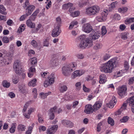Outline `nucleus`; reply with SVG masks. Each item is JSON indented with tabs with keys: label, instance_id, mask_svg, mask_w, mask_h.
<instances>
[{
	"label": "nucleus",
	"instance_id": "473e14b6",
	"mask_svg": "<svg viewBox=\"0 0 134 134\" xmlns=\"http://www.w3.org/2000/svg\"><path fill=\"white\" fill-rule=\"evenodd\" d=\"M73 5V4L71 3H68L67 4H65L63 5V9L64 10H66L70 7H72Z\"/></svg>",
	"mask_w": 134,
	"mask_h": 134
},
{
	"label": "nucleus",
	"instance_id": "79ce46f5",
	"mask_svg": "<svg viewBox=\"0 0 134 134\" xmlns=\"http://www.w3.org/2000/svg\"><path fill=\"white\" fill-rule=\"evenodd\" d=\"M15 47L13 44H11L9 46V49L10 51H11L13 52L10 54L9 55V56H12L13 55V53L15 50Z\"/></svg>",
	"mask_w": 134,
	"mask_h": 134
},
{
	"label": "nucleus",
	"instance_id": "412c9836",
	"mask_svg": "<svg viewBox=\"0 0 134 134\" xmlns=\"http://www.w3.org/2000/svg\"><path fill=\"white\" fill-rule=\"evenodd\" d=\"M26 87L24 84L20 85L19 87V90L20 92L24 94L26 92Z\"/></svg>",
	"mask_w": 134,
	"mask_h": 134
},
{
	"label": "nucleus",
	"instance_id": "c9c22d12",
	"mask_svg": "<svg viewBox=\"0 0 134 134\" xmlns=\"http://www.w3.org/2000/svg\"><path fill=\"white\" fill-rule=\"evenodd\" d=\"M77 22L75 20L72 21L69 25V29L70 30L72 29L75 25H76L78 24Z\"/></svg>",
	"mask_w": 134,
	"mask_h": 134
},
{
	"label": "nucleus",
	"instance_id": "20e7f679",
	"mask_svg": "<svg viewBox=\"0 0 134 134\" xmlns=\"http://www.w3.org/2000/svg\"><path fill=\"white\" fill-rule=\"evenodd\" d=\"M100 8L98 6L95 5L90 7L86 9V13L90 15H92L98 13Z\"/></svg>",
	"mask_w": 134,
	"mask_h": 134
},
{
	"label": "nucleus",
	"instance_id": "f3484780",
	"mask_svg": "<svg viewBox=\"0 0 134 134\" xmlns=\"http://www.w3.org/2000/svg\"><path fill=\"white\" fill-rule=\"evenodd\" d=\"M35 7L33 5H30L26 9V13L28 15H30L32 11L34 9Z\"/></svg>",
	"mask_w": 134,
	"mask_h": 134
},
{
	"label": "nucleus",
	"instance_id": "f257e3e1",
	"mask_svg": "<svg viewBox=\"0 0 134 134\" xmlns=\"http://www.w3.org/2000/svg\"><path fill=\"white\" fill-rule=\"evenodd\" d=\"M77 65V63L76 62H71L65 65L62 68V74L65 76H69L71 72L76 69Z\"/></svg>",
	"mask_w": 134,
	"mask_h": 134
},
{
	"label": "nucleus",
	"instance_id": "4468645a",
	"mask_svg": "<svg viewBox=\"0 0 134 134\" xmlns=\"http://www.w3.org/2000/svg\"><path fill=\"white\" fill-rule=\"evenodd\" d=\"M100 36V34L99 32H93L90 34V36L92 39L95 40L98 38Z\"/></svg>",
	"mask_w": 134,
	"mask_h": 134
},
{
	"label": "nucleus",
	"instance_id": "69168bd1",
	"mask_svg": "<svg viewBox=\"0 0 134 134\" xmlns=\"http://www.w3.org/2000/svg\"><path fill=\"white\" fill-rule=\"evenodd\" d=\"M68 123H66L65 126H66L67 127H72L73 125V123L69 121H68Z\"/></svg>",
	"mask_w": 134,
	"mask_h": 134
},
{
	"label": "nucleus",
	"instance_id": "423d86ee",
	"mask_svg": "<svg viewBox=\"0 0 134 134\" xmlns=\"http://www.w3.org/2000/svg\"><path fill=\"white\" fill-rule=\"evenodd\" d=\"M13 68L17 74L20 75L22 73L23 70L19 60H16L15 61L13 65Z\"/></svg>",
	"mask_w": 134,
	"mask_h": 134
},
{
	"label": "nucleus",
	"instance_id": "a211bd4d",
	"mask_svg": "<svg viewBox=\"0 0 134 134\" xmlns=\"http://www.w3.org/2000/svg\"><path fill=\"white\" fill-rule=\"evenodd\" d=\"M35 72V69L33 66H31L29 69L28 72V75L29 77H32Z\"/></svg>",
	"mask_w": 134,
	"mask_h": 134
},
{
	"label": "nucleus",
	"instance_id": "13d9d810",
	"mask_svg": "<svg viewBox=\"0 0 134 134\" xmlns=\"http://www.w3.org/2000/svg\"><path fill=\"white\" fill-rule=\"evenodd\" d=\"M46 3H48L47 4L46 6V8L47 9H48L50 7L51 4V2L50 0H47Z\"/></svg>",
	"mask_w": 134,
	"mask_h": 134
},
{
	"label": "nucleus",
	"instance_id": "0e129e2a",
	"mask_svg": "<svg viewBox=\"0 0 134 134\" xmlns=\"http://www.w3.org/2000/svg\"><path fill=\"white\" fill-rule=\"evenodd\" d=\"M134 83V77H132L129 80V84L131 85Z\"/></svg>",
	"mask_w": 134,
	"mask_h": 134
},
{
	"label": "nucleus",
	"instance_id": "7c9ffc66",
	"mask_svg": "<svg viewBox=\"0 0 134 134\" xmlns=\"http://www.w3.org/2000/svg\"><path fill=\"white\" fill-rule=\"evenodd\" d=\"M37 80L36 79H34L30 81L28 83V85L29 86L34 87L36 85Z\"/></svg>",
	"mask_w": 134,
	"mask_h": 134
},
{
	"label": "nucleus",
	"instance_id": "39448f33",
	"mask_svg": "<svg viewBox=\"0 0 134 134\" xmlns=\"http://www.w3.org/2000/svg\"><path fill=\"white\" fill-rule=\"evenodd\" d=\"M55 77L54 73H52L47 79L45 80L44 83V86L45 87L53 84L54 82Z\"/></svg>",
	"mask_w": 134,
	"mask_h": 134
},
{
	"label": "nucleus",
	"instance_id": "6ab92c4d",
	"mask_svg": "<svg viewBox=\"0 0 134 134\" xmlns=\"http://www.w3.org/2000/svg\"><path fill=\"white\" fill-rule=\"evenodd\" d=\"M9 64V60L8 59L4 58H2L0 59V66H3L7 64Z\"/></svg>",
	"mask_w": 134,
	"mask_h": 134
},
{
	"label": "nucleus",
	"instance_id": "a878e982",
	"mask_svg": "<svg viewBox=\"0 0 134 134\" xmlns=\"http://www.w3.org/2000/svg\"><path fill=\"white\" fill-rule=\"evenodd\" d=\"M34 108H30L28 110L27 114L26 113H24V115L26 118L29 119L30 118V115L32 112L34 111Z\"/></svg>",
	"mask_w": 134,
	"mask_h": 134
},
{
	"label": "nucleus",
	"instance_id": "603ef678",
	"mask_svg": "<svg viewBox=\"0 0 134 134\" xmlns=\"http://www.w3.org/2000/svg\"><path fill=\"white\" fill-rule=\"evenodd\" d=\"M25 29V28L24 26V25H21L18 29V32L19 33H20L23 31Z\"/></svg>",
	"mask_w": 134,
	"mask_h": 134
},
{
	"label": "nucleus",
	"instance_id": "aec40b11",
	"mask_svg": "<svg viewBox=\"0 0 134 134\" xmlns=\"http://www.w3.org/2000/svg\"><path fill=\"white\" fill-rule=\"evenodd\" d=\"M93 109L92 106L91 105H86L85 107V112L87 114H89L92 112Z\"/></svg>",
	"mask_w": 134,
	"mask_h": 134
},
{
	"label": "nucleus",
	"instance_id": "1a4fd4ad",
	"mask_svg": "<svg viewBox=\"0 0 134 134\" xmlns=\"http://www.w3.org/2000/svg\"><path fill=\"white\" fill-rule=\"evenodd\" d=\"M85 72V70H77L74 71L72 73L71 76V78L73 79L77 77L80 76Z\"/></svg>",
	"mask_w": 134,
	"mask_h": 134
},
{
	"label": "nucleus",
	"instance_id": "4be33fe9",
	"mask_svg": "<svg viewBox=\"0 0 134 134\" xmlns=\"http://www.w3.org/2000/svg\"><path fill=\"white\" fill-rule=\"evenodd\" d=\"M100 80L99 82L100 83H105L106 81L107 78L104 74H102L99 76Z\"/></svg>",
	"mask_w": 134,
	"mask_h": 134
},
{
	"label": "nucleus",
	"instance_id": "b1692460",
	"mask_svg": "<svg viewBox=\"0 0 134 134\" xmlns=\"http://www.w3.org/2000/svg\"><path fill=\"white\" fill-rule=\"evenodd\" d=\"M109 60L112 63V65H113L114 66V65H115L116 66L120 62L119 59L116 58L111 59Z\"/></svg>",
	"mask_w": 134,
	"mask_h": 134
},
{
	"label": "nucleus",
	"instance_id": "8fccbe9b",
	"mask_svg": "<svg viewBox=\"0 0 134 134\" xmlns=\"http://www.w3.org/2000/svg\"><path fill=\"white\" fill-rule=\"evenodd\" d=\"M110 57V55L108 53H105L103 55V60H106L109 59Z\"/></svg>",
	"mask_w": 134,
	"mask_h": 134
},
{
	"label": "nucleus",
	"instance_id": "c85d7f7f",
	"mask_svg": "<svg viewBox=\"0 0 134 134\" xmlns=\"http://www.w3.org/2000/svg\"><path fill=\"white\" fill-rule=\"evenodd\" d=\"M110 17L113 19L118 20H120L121 19L120 16L119 14H112L111 15Z\"/></svg>",
	"mask_w": 134,
	"mask_h": 134
},
{
	"label": "nucleus",
	"instance_id": "2eb2a0df",
	"mask_svg": "<svg viewBox=\"0 0 134 134\" xmlns=\"http://www.w3.org/2000/svg\"><path fill=\"white\" fill-rule=\"evenodd\" d=\"M75 8L72 7L70 8L69 9V11L71 13V15L73 17H75L78 16L80 14V12L79 11H76L73 12H72V11L75 9Z\"/></svg>",
	"mask_w": 134,
	"mask_h": 134
},
{
	"label": "nucleus",
	"instance_id": "e2e57ef3",
	"mask_svg": "<svg viewBox=\"0 0 134 134\" xmlns=\"http://www.w3.org/2000/svg\"><path fill=\"white\" fill-rule=\"evenodd\" d=\"M29 15L27 14V13H26L25 14H24L21 16L19 19V20L20 21H22L24 20Z\"/></svg>",
	"mask_w": 134,
	"mask_h": 134
},
{
	"label": "nucleus",
	"instance_id": "a18cd8bd",
	"mask_svg": "<svg viewBox=\"0 0 134 134\" xmlns=\"http://www.w3.org/2000/svg\"><path fill=\"white\" fill-rule=\"evenodd\" d=\"M128 34L129 33L127 32L122 33L121 35V38L124 40H126Z\"/></svg>",
	"mask_w": 134,
	"mask_h": 134
},
{
	"label": "nucleus",
	"instance_id": "f03ea898",
	"mask_svg": "<svg viewBox=\"0 0 134 134\" xmlns=\"http://www.w3.org/2000/svg\"><path fill=\"white\" fill-rule=\"evenodd\" d=\"M77 40L81 41L80 43L78 45V46L80 48H89L93 45L92 41L88 38H86L85 35L79 36L77 38Z\"/></svg>",
	"mask_w": 134,
	"mask_h": 134
},
{
	"label": "nucleus",
	"instance_id": "de8ad7c7",
	"mask_svg": "<svg viewBox=\"0 0 134 134\" xmlns=\"http://www.w3.org/2000/svg\"><path fill=\"white\" fill-rule=\"evenodd\" d=\"M101 35L102 36L105 35L107 33V30L106 27L105 26H103L102 27V29Z\"/></svg>",
	"mask_w": 134,
	"mask_h": 134
},
{
	"label": "nucleus",
	"instance_id": "774afa93",
	"mask_svg": "<svg viewBox=\"0 0 134 134\" xmlns=\"http://www.w3.org/2000/svg\"><path fill=\"white\" fill-rule=\"evenodd\" d=\"M126 28V26L124 24L120 25L119 27L120 29L122 31L125 30Z\"/></svg>",
	"mask_w": 134,
	"mask_h": 134
},
{
	"label": "nucleus",
	"instance_id": "a19ab883",
	"mask_svg": "<svg viewBox=\"0 0 134 134\" xmlns=\"http://www.w3.org/2000/svg\"><path fill=\"white\" fill-rule=\"evenodd\" d=\"M49 74L48 72L46 71L42 72V78L46 79V80L49 77Z\"/></svg>",
	"mask_w": 134,
	"mask_h": 134
},
{
	"label": "nucleus",
	"instance_id": "5fc2aeb1",
	"mask_svg": "<svg viewBox=\"0 0 134 134\" xmlns=\"http://www.w3.org/2000/svg\"><path fill=\"white\" fill-rule=\"evenodd\" d=\"M31 44L34 48H36L38 46L37 43L35 40H32L31 41Z\"/></svg>",
	"mask_w": 134,
	"mask_h": 134
},
{
	"label": "nucleus",
	"instance_id": "9d476101",
	"mask_svg": "<svg viewBox=\"0 0 134 134\" xmlns=\"http://www.w3.org/2000/svg\"><path fill=\"white\" fill-rule=\"evenodd\" d=\"M82 30L85 32L89 33L92 30V27L90 24L86 23L83 25Z\"/></svg>",
	"mask_w": 134,
	"mask_h": 134
},
{
	"label": "nucleus",
	"instance_id": "bb28decb",
	"mask_svg": "<svg viewBox=\"0 0 134 134\" xmlns=\"http://www.w3.org/2000/svg\"><path fill=\"white\" fill-rule=\"evenodd\" d=\"M26 24L28 27L31 28H34L35 26V24L32 22L30 19L27 20Z\"/></svg>",
	"mask_w": 134,
	"mask_h": 134
},
{
	"label": "nucleus",
	"instance_id": "680f3d73",
	"mask_svg": "<svg viewBox=\"0 0 134 134\" xmlns=\"http://www.w3.org/2000/svg\"><path fill=\"white\" fill-rule=\"evenodd\" d=\"M83 90L84 92H88L90 91V89L88 88L85 85H83Z\"/></svg>",
	"mask_w": 134,
	"mask_h": 134
},
{
	"label": "nucleus",
	"instance_id": "4c0bfd02",
	"mask_svg": "<svg viewBox=\"0 0 134 134\" xmlns=\"http://www.w3.org/2000/svg\"><path fill=\"white\" fill-rule=\"evenodd\" d=\"M6 10V9L2 5H0V13L4 14L5 15L7 12L5 11Z\"/></svg>",
	"mask_w": 134,
	"mask_h": 134
},
{
	"label": "nucleus",
	"instance_id": "338daca9",
	"mask_svg": "<svg viewBox=\"0 0 134 134\" xmlns=\"http://www.w3.org/2000/svg\"><path fill=\"white\" fill-rule=\"evenodd\" d=\"M127 105V104L126 103H124L122 105V106L120 109V110H122H122L126 109Z\"/></svg>",
	"mask_w": 134,
	"mask_h": 134
},
{
	"label": "nucleus",
	"instance_id": "ea45409f",
	"mask_svg": "<svg viewBox=\"0 0 134 134\" xmlns=\"http://www.w3.org/2000/svg\"><path fill=\"white\" fill-rule=\"evenodd\" d=\"M76 89L77 91H79L81 88V83L80 82H77L75 84Z\"/></svg>",
	"mask_w": 134,
	"mask_h": 134
},
{
	"label": "nucleus",
	"instance_id": "09e8293b",
	"mask_svg": "<svg viewBox=\"0 0 134 134\" xmlns=\"http://www.w3.org/2000/svg\"><path fill=\"white\" fill-rule=\"evenodd\" d=\"M108 122L109 124H110L111 126H113L114 125V120L109 117L108 118Z\"/></svg>",
	"mask_w": 134,
	"mask_h": 134
},
{
	"label": "nucleus",
	"instance_id": "c03bdc74",
	"mask_svg": "<svg viewBox=\"0 0 134 134\" xmlns=\"http://www.w3.org/2000/svg\"><path fill=\"white\" fill-rule=\"evenodd\" d=\"M2 84L3 87L6 88H8L10 85V83L8 82L6 80H4L2 82Z\"/></svg>",
	"mask_w": 134,
	"mask_h": 134
},
{
	"label": "nucleus",
	"instance_id": "5701e85b",
	"mask_svg": "<svg viewBox=\"0 0 134 134\" xmlns=\"http://www.w3.org/2000/svg\"><path fill=\"white\" fill-rule=\"evenodd\" d=\"M118 2L115 1L111 3L109 8V10L110 11H111L115 8Z\"/></svg>",
	"mask_w": 134,
	"mask_h": 134
},
{
	"label": "nucleus",
	"instance_id": "e433bc0d",
	"mask_svg": "<svg viewBox=\"0 0 134 134\" xmlns=\"http://www.w3.org/2000/svg\"><path fill=\"white\" fill-rule=\"evenodd\" d=\"M67 89L68 88L65 85L61 86L59 89V91L62 93H63L66 91Z\"/></svg>",
	"mask_w": 134,
	"mask_h": 134
},
{
	"label": "nucleus",
	"instance_id": "c756f323",
	"mask_svg": "<svg viewBox=\"0 0 134 134\" xmlns=\"http://www.w3.org/2000/svg\"><path fill=\"white\" fill-rule=\"evenodd\" d=\"M16 124L15 123H13L11 125V127L9 130V132L11 133H14L15 131L16 128Z\"/></svg>",
	"mask_w": 134,
	"mask_h": 134
},
{
	"label": "nucleus",
	"instance_id": "6e6d98bb",
	"mask_svg": "<svg viewBox=\"0 0 134 134\" xmlns=\"http://www.w3.org/2000/svg\"><path fill=\"white\" fill-rule=\"evenodd\" d=\"M3 42L6 43H8L9 42V38L6 36H4L2 39Z\"/></svg>",
	"mask_w": 134,
	"mask_h": 134
},
{
	"label": "nucleus",
	"instance_id": "f8f14e48",
	"mask_svg": "<svg viewBox=\"0 0 134 134\" xmlns=\"http://www.w3.org/2000/svg\"><path fill=\"white\" fill-rule=\"evenodd\" d=\"M56 111L57 107H54L50 109L49 113L48 114L50 119L53 120L54 119L55 117L54 114L57 113Z\"/></svg>",
	"mask_w": 134,
	"mask_h": 134
},
{
	"label": "nucleus",
	"instance_id": "6e6552de",
	"mask_svg": "<svg viewBox=\"0 0 134 134\" xmlns=\"http://www.w3.org/2000/svg\"><path fill=\"white\" fill-rule=\"evenodd\" d=\"M61 32L60 27L56 26H54V29L52 31L51 35L53 37H56L59 36Z\"/></svg>",
	"mask_w": 134,
	"mask_h": 134
},
{
	"label": "nucleus",
	"instance_id": "49530a36",
	"mask_svg": "<svg viewBox=\"0 0 134 134\" xmlns=\"http://www.w3.org/2000/svg\"><path fill=\"white\" fill-rule=\"evenodd\" d=\"M13 83L14 84H17L19 82V79L18 77L16 76H13L12 79Z\"/></svg>",
	"mask_w": 134,
	"mask_h": 134
},
{
	"label": "nucleus",
	"instance_id": "cd10ccee",
	"mask_svg": "<svg viewBox=\"0 0 134 134\" xmlns=\"http://www.w3.org/2000/svg\"><path fill=\"white\" fill-rule=\"evenodd\" d=\"M127 10V8L125 7L120 8L118 9V12L121 13H124L126 12Z\"/></svg>",
	"mask_w": 134,
	"mask_h": 134
},
{
	"label": "nucleus",
	"instance_id": "3c124183",
	"mask_svg": "<svg viewBox=\"0 0 134 134\" xmlns=\"http://www.w3.org/2000/svg\"><path fill=\"white\" fill-rule=\"evenodd\" d=\"M58 127V126L57 125H55L53 126L50 129H49V130H50L51 131H52L55 132L57 130Z\"/></svg>",
	"mask_w": 134,
	"mask_h": 134
},
{
	"label": "nucleus",
	"instance_id": "0eeeda50",
	"mask_svg": "<svg viewBox=\"0 0 134 134\" xmlns=\"http://www.w3.org/2000/svg\"><path fill=\"white\" fill-rule=\"evenodd\" d=\"M108 12V10H104L101 13L100 15L96 17V20L99 22H102L105 21L107 19Z\"/></svg>",
	"mask_w": 134,
	"mask_h": 134
},
{
	"label": "nucleus",
	"instance_id": "58836bf2",
	"mask_svg": "<svg viewBox=\"0 0 134 134\" xmlns=\"http://www.w3.org/2000/svg\"><path fill=\"white\" fill-rule=\"evenodd\" d=\"M25 129L26 126L23 125H19L18 127V129L19 131H24Z\"/></svg>",
	"mask_w": 134,
	"mask_h": 134
},
{
	"label": "nucleus",
	"instance_id": "bf43d9fd",
	"mask_svg": "<svg viewBox=\"0 0 134 134\" xmlns=\"http://www.w3.org/2000/svg\"><path fill=\"white\" fill-rule=\"evenodd\" d=\"M102 44L99 43H97L94 47V48L96 49H100L102 48Z\"/></svg>",
	"mask_w": 134,
	"mask_h": 134
},
{
	"label": "nucleus",
	"instance_id": "052dcab7",
	"mask_svg": "<svg viewBox=\"0 0 134 134\" xmlns=\"http://www.w3.org/2000/svg\"><path fill=\"white\" fill-rule=\"evenodd\" d=\"M128 117L127 116H124L120 120V121L122 122H126L128 121Z\"/></svg>",
	"mask_w": 134,
	"mask_h": 134
},
{
	"label": "nucleus",
	"instance_id": "37998d69",
	"mask_svg": "<svg viewBox=\"0 0 134 134\" xmlns=\"http://www.w3.org/2000/svg\"><path fill=\"white\" fill-rule=\"evenodd\" d=\"M29 61L30 62L31 65H35L37 64V60L36 57H34L30 59Z\"/></svg>",
	"mask_w": 134,
	"mask_h": 134
},
{
	"label": "nucleus",
	"instance_id": "7ed1b4c3",
	"mask_svg": "<svg viewBox=\"0 0 134 134\" xmlns=\"http://www.w3.org/2000/svg\"><path fill=\"white\" fill-rule=\"evenodd\" d=\"M111 62L109 60L107 62L102 64L99 68L100 71L106 73H111L114 68V66Z\"/></svg>",
	"mask_w": 134,
	"mask_h": 134
},
{
	"label": "nucleus",
	"instance_id": "ddd939ff",
	"mask_svg": "<svg viewBox=\"0 0 134 134\" xmlns=\"http://www.w3.org/2000/svg\"><path fill=\"white\" fill-rule=\"evenodd\" d=\"M50 64V66L53 68H55L59 65L58 60L54 58L52 59L51 60Z\"/></svg>",
	"mask_w": 134,
	"mask_h": 134
},
{
	"label": "nucleus",
	"instance_id": "f704fd0d",
	"mask_svg": "<svg viewBox=\"0 0 134 134\" xmlns=\"http://www.w3.org/2000/svg\"><path fill=\"white\" fill-rule=\"evenodd\" d=\"M126 71L124 70H122L119 71H117L115 74L117 77H119L121 76Z\"/></svg>",
	"mask_w": 134,
	"mask_h": 134
},
{
	"label": "nucleus",
	"instance_id": "393cba45",
	"mask_svg": "<svg viewBox=\"0 0 134 134\" xmlns=\"http://www.w3.org/2000/svg\"><path fill=\"white\" fill-rule=\"evenodd\" d=\"M102 105V103L99 102H96L94 105L93 107L94 110H97L99 109L101 107Z\"/></svg>",
	"mask_w": 134,
	"mask_h": 134
},
{
	"label": "nucleus",
	"instance_id": "72a5a7b5",
	"mask_svg": "<svg viewBox=\"0 0 134 134\" xmlns=\"http://www.w3.org/2000/svg\"><path fill=\"white\" fill-rule=\"evenodd\" d=\"M128 100L130 105L134 106V96L129 98Z\"/></svg>",
	"mask_w": 134,
	"mask_h": 134
},
{
	"label": "nucleus",
	"instance_id": "864d4df0",
	"mask_svg": "<svg viewBox=\"0 0 134 134\" xmlns=\"http://www.w3.org/2000/svg\"><path fill=\"white\" fill-rule=\"evenodd\" d=\"M49 40L48 39H45L43 41V45L44 46L48 47L49 46Z\"/></svg>",
	"mask_w": 134,
	"mask_h": 134
},
{
	"label": "nucleus",
	"instance_id": "2f4dec72",
	"mask_svg": "<svg viewBox=\"0 0 134 134\" xmlns=\"http://www.w3.org/2000/svg\"><path fill=\"white\" fill-rule=\"evenodd\" d=\"M56 22L54 25V26H58L60 27V24L61 23V19L60 18L58 17L56 18Z\"/></svg>",
	"mask_w": 134,
	"mask_h": 134
},
{
	"label": "nucleus",
	"instance_id": "4d7b16f0",
	"mask_svg": "<svg viewBox=\"0 0 134 134\" xmlns=\"http://www.w3.org/2000/svg\"><path fill=\"white\" fill-rule=\"evenodd\" d=\"M125 23L126 25L131 23V18H127L125 21Z\"/></svg>",
	"mask_w": 134,
	"mask_h": 134
},
{
	"label": "nucleus",
	"instance_id": "dca6fc26",
	"mask_svg": "<svg viewBox=\"0 0 134 134\" xmlns=\"http://www.w3.org/2000/svg\"><path fill=\"white\" fill-rule=\"evenodd\" d=\"M117 100L114 96L112 97L111 100L109 103V106L111 108H113L116 104Z\"/></svg>",
	"mask_w": 134,
	"mask_h": 134
},
{
	"label": "nucleus",
	"instance_id": "9b49d317",
	"mask_svg": "<svg viewBox=\"0 0 134 134\" xmlns=\"http://www.w3.org/2000/svg\"><path fill=\"white\" fill-rule=\"evenodd\" d=\"M127 88L125 85H123L120 87L118 90V93L119 96L122 97L126 95Z\"/></svg>",
	"mask_w": 134,
	"mask_h": 134
}]
</instances>
